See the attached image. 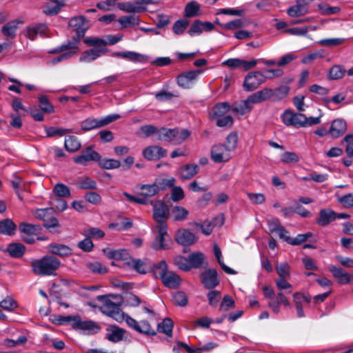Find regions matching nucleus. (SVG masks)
I'll use <instances>...</instances> for the list:
<instances>
[{"instance_id": "obj_48", "label": "nucleus", "mask_w": 353, "mask_h": 353, "mask_svg": "<svg viewBox=\"0 0 353 353\" xmlns=\"http://www.w3.org/2000/svg\"><path fill=\"white\" fill-rule=\"evenodd\" d=\"M200 9L199 4L196 1H191L186 4L184 9V15L186 17H193L198 15Z\"/></svg>"}, {"instance_id": "obj_28", "label": "nucleus", "mask_w": 353, "mask_h": 353, "mask_svg": "<svg viewBox=\"0 0 353 353\" xmlns=\"http://www.w3.org/2000/svg\"><path fill=\"white\" fill-rule=\"evenodd\" d=\"M199 172V166L196 164H186L179 170L180 177L183 180H189Z\"/></svg>"}, {"instance_id": "obj_18", "label": "nucleus", "mask_w": 353, "mask_h": 353, "mask_svg": "<svg viewBox=\"0 0 353 353\" xmlns=\"http://www.w3.org/2000/svg\"><path fill=\"white\" fill-rule=\"evenodd\" d=\"M214 28V26L212 23L209 21L203 22L200 20H196L191 25L188 34L190 36H194L195 34H200L203 31L210 32Z\"/></svg>"}, {"instance_id": "obj_10", "label": "nucleus", "mask_w": 353, "mask_h": 353, "mask_svg": "<svg viewBox=\"0 0 353 353\" xmlns=\"http://www.w3.org/2000/svg\"><path fill=\"white\" fill-rule=\"evenodd\" d=\"M154 229L157 235L152 243V248L155 250H164L169 249V245L165 243L168 236V225H157Z\"/></svg>"}, {"instance_id": "obj_12", "label": "nucleus", "mask_w": 353, "mask_h": 353, "mask_svg": "<svg viewBox=\"0 0 353 353\" xmlns=\"http://www.w3.org/2000/svg\"><path fill=\"white\" fill-rule=\"evenodd\" d=\"M201 282L207 289L211 290L219 284V279L216 270L208 269L203 271L201 276Z\"/></svg>"}, {"instance_id": "obj_42", "label": "nucleus", "mask_w": 353, "mask_h": 353, "mask_svg": "<svg viewBox=\"0 0 353 353\" xmlns=\"http://www.w3.org/2000/svg\"><path fill=\"white\" fill-rule=\"evenodd\" d=\"M64 4V3H58L49 0L43 6V11L47 15H55L60 11Z\"/></svg>"}, {"instance_id": "obj_47", "label": "nucleus", "mask_w": 353, "mask_h": 353, "mask_svg": "<svg viewBox=\"0 0 353 353\" xmlns=\"http://www.w3.org/2000/svg\"><path fill=\"white\" fill-rule=\"evenodd\" d=\"M345 73V68L340 65H334L328 72V78L331 80H337L341 79Z\"/></svg>"}, {"instance_id": "obj_6", "label": "nucleus", "mask_w": 353, "mask_h": 353, "mask_svg": "<svg viewBox=\"0 0 353 353\" xmlns=\"http://www.w3.org/2000/svg\"><path fill=\"white\" fill-rule=\"evenodd\" d=\"M121 118L118 114H112L101 119L89 117L81 123V129L83 131H90L96 128L104 127Z\"/></svg>"}, {"instance_id": "obj_22", "label": "nucleus", "mask_w": 353, "mask_h": 353, "mask_svg": "<svg viewBox=\"0 0 353 353\" xmlns=\"http://www.w3.org/2000/svg\"><path fill=\"white\" fill-rule=\"evenodd\" d=\"M125 333V330L116 325H110L106 328L105 338L111 342L117 343L123 339Z\"/></svg>"}, {"instance_id": "obj_13", "label": "nucleus", "mask_w": 353, "mask_h": 353, "mask_svg": "<svg viewBox=\"0 0 353 353\" xmlns=\"http://www.w3.org/2000/svg\"><path fill=\"white\" fill-rule=\"evenodd\" d=\"M85 19L83 16H77L72 17L69 21V26L73 28L76 31V36L73 37L72 41L77 40V44L80 39L85 34L88 27L85 24Z\"/></svg>"}, {"instance_id": "obj_16", "label": "nucleus", "mask_w": 353, "mask_h": 353, "mask_svg": "<svg viewBox=\"0 0 353 353\" xmlns=\"http://www.w3.org/2000/svg\"><path fill=\"white\" fill-rule=\"evenodd\" d=\"M175 241L182 245H190L194 244L197 239L195 235L186 229L178 230L174 236Z\"/></svg>"}, {"instance_id": "obj_5", "label": "nucleus", "mask_w": 353, "mask_h": 353, "mask_svg": "<svg viewBox=\"0 0 353 353\" xmlns=\"http://www.w3.org/2000/svg\"><path fill=\"white\" fill-rule=\"evenodd\" d=\"M97 299L99 301H104L103 304L101 307V310L103 314L113 318L118 322L124 320V314L120 308V303H114L103 295L98 296Z\"/></svg>"}, {"instance_id": "obj_44", "label": "nucleus", "mask_w": 353, "mask_h": 353, "mask_svg": "<svg viewBox=\"0 0 353 353\" xmlns=\"http://www.w3.org/2000/svg\"><path fill=\"white\" fill-rule=\"evenodd\" d=\"M172 328L173 322L169 318H165L161 323H159L157 325V330L159 332L163 333L168 336L172 335Z\"/></svg>"}, {"instance_id": "obj_15", "label": "nucleus", "mask_w": 353, "mask_h": 353, "mask_svg": "<svg viewBox=\"0 0 353 353\" xmlns=\"http://www.w3.org/2000/svg\"><path fill=\"white\" fill-rule=\"evenodd\" d=\"M101 155L94 151L91 147H88L82 151L81 154L74 157V161L77 164L87 165L90 161H99Z\"/></svg>"}, {"instance_id": "obj_17", "label": "nucleus", "mask_w": 353, "mask_h": 353, "mask_svg": "<svg viewBox=\"0 0 353 353\" xmlns=\"http://www.w3.org/2000/svg\"><path fill=\"white\" fill-rule=\"evenodd\" d=\"M143 157L149 161H157L167 155V150L161 146L152 145L143 150Z\"/></svg>"}, {"instance_id": "obj_3", "label": "nucleus", "mask_w": 353, "mask_h": 353, "mask_svg": "<svg viewBox=\"0 0 353 353\" xmlns=\"http://www.w3.org/2000/svg\"><path fill=\"white\" fill-rule=\"evenodd\" d=\"M57 321L59 324H70L73 329L83 330L88 334L97 333L100 330L97 323L92 321H82L78 315L60 316Z\"/></svg>"}, {"instance_id": "obj_33", "label": "nucleus", "mask_w": 353, "mask_h": 353, "mask_svg": "<svg viewBox=\"0 0 353 353\" xmlns=\"http://www.w3.org/2000/svg\"><path fill=\"white\" fill-rule=\"evenodd\" d=\"M103 252L110 259L126 260L129 256L128 251L125 249L112 250L109 248H104Z\"/></svg>"}, {"instance_id": "obj_30", "label": "nucleus", "mask_w": 353, "mask_h": 353, "mask_svg": "<svg viewBox=\"0 0 353 353\" xmlns=\"http://www.w3.org/2000/svg\"><path fill=\"white\" fill-rule=\"evenodd\" d=\"M49 252L53 255L65 257L72 254V250L68 245L59 243H51L48 245Z\"/></svg>"}, {"instance_id": "obj_1", "label": "nucleus", "mask_w": 353, "mask_h": 353, "mask_svg": "<svg viewBox=\"0 0 353 353\" xmlns=\"http://www.w3.org/2000/svg\"><path fill=\"white\" fill-rule=\"evenodd\" d=\"M59 259L52 255H45L41 259H32L30 266L32 272L37 276H54L61 267Z\"/></svg>"}, {"instance_id": "obj_40", "label": "nucleus", "mask_w": 353, "mask_h": 353, "mask_svg": "<svg viewBox=\"0 0 353 353\" xmlns=\"http://www.w3.org/2000/svg\"><path fill=\"white\" fill-rule=\"evenodd\" d=\"M286 296L283 292H279L276 297H274L273 299H270L268 301V305L272 309V312L275 314H279L280 312V305L285 299Z\"/></svg>"}, {"instance_id": "obj_63", "label": "nucleus", "mask_w": 353, "mask_h": 353, "mask_svg": "<svg viewBox=\"0 0 353 353\" xmlns=\"http://www.w3.org/2000/svg\"><path fill=\"white\" fill-rule=\"evenodd\" d=\"M189 22L187 19L177 20L173 25L172 30L174 34L179 35L183 33Z\"/></svg>"}, {"instance_id": "obj_38", "label": "nucleus", "mask_w": 353, "mask_h": 353, "mask_svg": "<svg viewBox=\"0 0 353 353\" xmlns=\"http://www.w3.org/2000/svg\"><path fill=\"white\" fill-rule=\"evenodd\" d=\"M75 185L80 189L82 190H97V182L88 177V176H83L82 178L78 179Z\"/></svg>"}, {"instance_id": "obj_7", "label": "nucleus", "mask_w": 353, "mask_h": 353, "mask_svg": "<svg viewBox=\"0 0 353 353\" xmlns=\"http://www.w3.org/2000/svg\"><path fill=\"white\" fill-rule=\"evenodd\" d=\"M150 204L153 207V219L157 225H167L166 221L170 216L168 206L161 200L150 201Z\"/></svg>"}, {"instance_id": "obj_57", "label": "nucleus", "mask_w": 353, "mask_h": 353, "mask_svg": "<svg viewBox=\"0 0 353 353\" xmlns=\"http://www.w3.org/2000/svg\"><path fill=\"white\" fill-rule=\"evenodd\" d=\"M235 307V302L230 295H225L219 306L220 312H226Z\"/></svg>"}, {"instance_id": "obj_11", "label": "nucleus", "mask_w": 353, "mask_h": 353, "mask_svg": "<svg viewBox=\"0 0 353 353\" xmlns=\"http://www.w3.org/2000/svg\"><path fill=\"white\" fill-rule=\"evenodd\" d=\"M306 116L301 113H295L290 110H285L282 114V121L288 126L296 128L304 127Z\"/></svg>"}, {"instance_id": "obj_61", "label": "nucleus", "mask_w": 353, "mask_h": 353, "mask_svg": "<svg viewBox=\"0 0 353 353\" xmlns=\"http://www.w3.org/2000/svg\"><path fill=\"white\" fill-rule=\"evenodd\" d=\"M319 9L322 14L331 15L336 14L340 11V8L338 6H330L328 4L322 3L319 4Z\"/></svg>"}, {"instance_id": "obj_59", "label": "nucleus", "mask_w": 353, "mask_h": 353, "mask_svg": "<svg viewBox=\"0 0 353 353\" xmlns=\"http://www.w3.org/2000/svg\"><path fill=\"white\" fill-rule=\"evenodd\" d=\"M54 210L53 208H47L43 209H37L35 211L34 216L37 219H40L45 221H47V219L49 216L52 215Z\"/></svg>"}, {"instance_id": "obj_8", "label": "nucleus", "mask_w": 353, "mask_h": 353, "mask_svg": "<svg viewBox=\"0 0 353 353\" xmlns=\"http://www.w3.org/2000/svg\"><path fill=\"white\" fill-rule=\"evenodd\" d=\"M265 81V77L262 72H250L245 76L243 86L245 91L251 92L257 89Z\"/></svg>"}, {"instance_id": "obj_27", "label": "nucleus", "mask_w": 353, "mask_h": 353, "mask_svg": "<svg viewBox=\"0 0 353 353\" xmlns=\"http://www.w3.org/2000/svg\"><path fill=\"white\" fill-rule=\"evenodd\" d=\"M223 223H224V219L221 216L220 218L219 217L215 218L214 219L213 222H212L209 220H205L202 223H195L194 224H195V225H196L201 228L202 232L204 234L209 235L212 233L214 225H222L223 224Z\"/></svg>"}, {"instance_id": "obj_39", "label": "nucleus", "mask_w": 353, "mask_h": 353, "mask_svg": "<svg viewBox=\"0 0 353 353\" xmlns=\"http://www.w3.org/2000/svg\"><path fill=\"white\" fill-rule=\"evenodd\" d=\"M19 230L23 234L38 235L41 231V228L39 225L22 223L19 225Z\"/></svg>"}, {"instance_id": "obj_31", "label": "nucleus", "mask_w": 353, "mask_h": 353, "mask_svg": "<svg viewBox=\"0 0 353 353\" xmlns=\"http://www.w3.org/2000/svg\"><path fill=\"white\" fill-rule=\"evenodd\" d=\"M269 91H266L265 88H263L259 91H257L251 95H250L245 101L249 106H252V104L259 103L266 100H268Z\"/></svg>"}, {"instance_id": "obj_9", "label": "nucleus", "mask_w": 353, "mask_h": 353, "mask_svg": "<svg viewBox=\"0 0 353 353\" xmlns=\"http://www.w3.org/2000/svg\"><path fill=\"white\" fill-rule=\"evenodd\" d=\"M63 50H68L67 52L60 54L59 56L52 59L51 62L52 64H56L63 60L68 59L74 56L78 51V46H77V40L71 41L68 42L67 44L61 45L51 52H60Z\"/></svg>"}, {"instance_id": "obj_56", "label": "nucleus", "mask_w": 353, "mask_h": 353, "mask_svg": "<svg viewBox=\"0 0 353 353\" xmlns=\"http://www.w3.org/2000/svg\"><path fill=\"white\" fill-rule=\"evenodd\" d=\"M324 57V50H316L309 53L302 59V63L304 64H310L313 61L317 59H322Z\"/></svg>"}, {"instance_id": "obj_64", "label": "nucleus", "mask_w": 353, "mask_h": 353, "mask_svg": "<svg viewBox=\"0 0 353 353\" xmlns=\"http://www.w3.org/2000/svg\"><path fill=\"white\" fill-rule=\"evenodd\" d=\"M119 23L124 28L131 25H137L139 23V19L134 15L123 16L118 19Z\"/></svg>"}, {"instance_id": "obj_23", "label": "nucleus", "mask_w": 353, "mask_h": 353, "mask_svg": "<svg viewBox=\"0 0 353 353\" xmlns=\"http://www.w3.org/2000/svg\"><path fill=\"white\" fill-rule=\"evenodd\" d=\"M201 72V70H191L179 75L177 77L178 85L183 88H190L191 81L194 80Z\"/></svg>"}, {"instance_id": "obj_52", "label": "nucleus", "mask_w": 353, "mask_h": 353, "mask_svg": "<svg viewBox=\"0 0 353 353\" xmlns=\"http://www.w3.org/2000/svg\"><path fill=\"white\" fill-rule=\"evenodd\" d=\"M216 23L225 30H235L245 26V24L240 19L232 20L226 23H221L219 22V20L216 19Z\"/></svg>"}, {"instance_id": "obj_4", "label": "nucleus", "mask_w": 353, "mask_h": 353, "mask_svg": "<svg viewBox=\"0 0 353 353\" xmlns=\"http://www.w3.org/2000/svg\"><path fill=\"white\" fill-rule=\"evenodd\" d=\"M190 132L187 129L180 130L179 128L168 129L162 128L159 129L156 140L181 144L190 136Z\"/></svg>"}, {"instance_id": "obj_19", "label": "nucleus", "mask_w": 353, "mask_h": 353, "mask_svg": "<svg viewBox=\"0 0 353 353\" xmlns=\"http://www.w3.org/2000/svg\"><path fill=\"white\" fill-rule=\"evenodd\" d=\"M307 0H296V4L288 9L287 13L292 17L303 16L307 12Z\"/></svg>"}, {"instance_id": "obj_14", "label": "nucleus", "mask_w": 353, "mask_h": 353, "mask_svg": "<svg viewBox=\"0 0 353 353\" xmlns=\"http://www.w3.org/2000/svg\"><path fill=\"white\" fill-rule=\"evenodd\" d=\"M230 152L224 144H216L211 149V158L215 163L228 161L230 159Z\"/></svg>"}, {"instance_id": "obj_20", "label": "nucleus", "mask_w": 353, "mask_h": 353, "mask_svg": "<svg viewBox=\"0 0 353 353\" xmlns=\"http://www.w3.org/2000/svg\"><path fill=\"white\" fill-rule=\"evenodd\" d=\"M347 130L346 122L341 119H337L332 121L328 134L335 139L343 134Z\"/></svg>"}, {"instance_id": "obj_53", "label": "nucleus", "mask_w": 353, "mask_h": 353, "mask_svg": "<svg viewBox=\"0 0 353 353\" xmlns=\"http://www.w3.org/2000/svg\"><path fill=\"white\" fill-rule=\"evenodd\" d=\"M17 24L14 21H10L4 25L2 28V33L4 36L13 38L16 34Z\"/></svg>"}, {"instance_id": "obj_35", "label": "nucleus", "mask_w": 353, "mask_h": 353, "mask_svg": "<svg viewBox=\"0 0 353 353\" xmlns=\"http://www.w3.org/2000/svg\"><path fill=\"white\" fill-rule=\"evenodd\" d=\"M117 6L121 10H123L129 13L141 12L146 10V8L145 6H138V4H137V1L134 3H119Z\"/></svg>"}, {"instance_id": "obj_29", "label": "nucleus", "mask_w": 353, "mask_h": 353, "mask_svg": "<svg viewBox=\"0 0 353 353\" xmlns=\"http://www.w3.org/2000/svg\"><path fill=\"white\" fill-rule=\"evenodd\" d=\"M161 281L165 287L171 289L179 288L181 283L179 276L174 272H168Z\"/></svg>"}, {"instance_id": "obj_43", "label": "nucleus", "mask_w": 353, "mask_h": 353, "mask_svg": "<svg viewBox=\"0 0 353 353\" xmlns=\"http://www.w3.org/2000/svg\"><path fill=\"white\" fill-rule=\"evenodd\" d=\"M172 213L174 221H185L189 215V211L180 205L174 206L172 209Z\"/></svg>"}, {"instance_id": "obj_25", "label": "nucleus", "mask_w": 353, "mask_h": 353, "mask_svg": "<svg viewBox=\"0 0 353 353\" xmlns=\"http://www.w3.org/2000/svg\"><path fill=\"white\" fill-rule=\"evenodd\" d=\"M112 57H121L134 62H145L148 59V57L137 52H114Z\"/></svg>"}, {"instance_id": "obj_45", "label": "nucleus", "mask_w": 353, "mask_h": 353, "mask_svg": "<svg viewBox=\"0 0 353 353\" xmlns=\"http://www.w3.org/2000/svg\"><path fill=\"white\" fill-rule=\"evenodd\" d=\"M140 189L142 190L141 194L147 197L153 196L160 191L157 183L142 185Z\"/></svg>"}, {"instance_id": "obj_21", "label": "nucleus", "mask_w": 353, "mask_h": 353, "mask_svg": "<svg viewBox=\"0 0 353 353\" xmlns=\"http://www.w3.org/2000/svg\"><path fill=\"white\" fill-rule=\"evenodd\" d=\"M334 220H336V212L330 208H325L319 211V217L316 221L320 226H326Z\"/></svg>"}, {"instance_id": "obj_24", "label": "nucleus", "mask_w": 353, "mask_h": 353, "mask_svg": "<svg viewBox=\"0 0 353 353\" xmlns=\"http://www.w3.org/2000/svg\"><path fill=\"white\" fill-rule=\"evenodd\" d=\"M266 91H269L268 99L272 101H278L285 98L289 93L290 87L287 85H281L275 89L265 88Z\"/></svg>"}, {"instance_id": "obj_62", "label": "nucleus", "mask_w": 353, "mask_h": 353, "mask_svg": "<svg viewBox=\"0 0 353 353\" xmlns=\"http://www.w3.org/2000/svg\"><path fill=\"white\" fill-rule=\"evenodd\" d=\"M216 124L220 128H230L233 125V118L231 115H225L219 118L214 119Z\"/></svg>"}, {"instance_id": "obj_46", "label": "nucleus", "mask_w": 353, "mask_h": 353, "mask_svg": "<svg viewBox=\"0 0 353 353\" xmlns=\"http://www.w3.org/2000/svg\"><path fill=\"white\" fill-rule=\"evenodd\" d=\"M27 337L20 335L14 339H6L3 341V345L7 347H13L23 345L27 342Z\"/></svg>"}, {"instance_id": "obj_34", "label": "nucleus", "mask_w": 353, "mask_h": 353, "mask_svg": "<svg viewBox=\"0 0 353 353\" xmlns=\"http://www.w3.org/2000/svg\"><path fill=\"white\" fill-rule=\"evenodd\" d=\"M231 110V106L228 102H221L216 104L212 108V119L225 116Z\"/></svg>"}, {"instance_id": "obj_37", "label": "nucleus", "mask_w": 353, "mask_h": 353, "mask_svg": "<svg viewBox=\"0 0 353 353\" xmlns=\"http://www.w3.org/2000/svg\"><path fill=\"white\" fill-rule=\"evenodd\" d=\"M128 264L135 271L143 274L148 272L152 268L150 264H148L141 259H132L130 263H128Z\"/></svg>"}, {"instance_id": "obj_55", "label": "nucleus", "mask_w": 353, "mask_h": 353, "mask_svg": "<svg viewBox=\"0 0 353 353\" xmlns=\"http://www.w3.org/2000/svg\"><path fill=\"white\" fill-rule=\"evenodd\" d=\"M99 164L101 168L106 170L116 169L121 166L120 161L114 159H104Z\"/></svg>"}, {"instance_id": "obj_51", "label": "nucleus", "mask_w": 353, "mask_h": 353, "mask_svg": "<svg viewBox=\"0 0 353 353\" xmlns=\"http://www.w3.org/2000/svg\"><path fill=\"white\" fill-rule=\"evenodd\" d=\"M153 268L155 276L161 279L168 272V265L165 261H161L159 263L154 265Z\"/></svg>"}, {"instance_id": "obj_41", "label": "nucleus", "mask_w": 353, "mask_h": 353, "mask_svg": "<svg viewBox=\"0 0 353 353\" xmlns=\"http://www.w3.org/2000/svg\"><path fill=\"white\" fill-rule=\"evenodd\" d=\"M64 146L68 152H74L80 149L81 143L77 137L70 135L65 137Z\"/></svg>"}, {"instance_id": "obj_49", "label": "nucleus", "mask_w": 353, "mask_h": 353, "mask_svg": "<svg viewBox=\"0 0 353 353\" xmlns=\"http://www.w3.org/2000/svg\"><path fill=\"white\" fill-rule=\"evenodd\" d=\"M204 260V256L201 252H195L188 256V261L191 265V268H199L202 265Z\"/></svg>"}, {"instance_id": "obj_58", "label": "nucleus", "mask_w": 353, "mask_h": 353, "mask_svg": "<svg viewBox=\"0 0 353 353\" xmlns=\"http://www.w3.org/2000/svg\"><path fill=\"white\" fill-rule=\"evenodd\" d=\"M47 137H52L55 136H63L67 133L72 132L71 129H64L61 128L50 127L46 128Z\"/></svg>"}, {"instance_id": "obj_60", "label": "nucleus", "mask_w": 353, "mask_h": 353, "mask_svg": "<svg viewBox=\"0 0 353 353\" xmlns=\"http://www.w3.org/2000/svg\"><path fill=\"white\" fill-rule=\"evenodd\" d=\"M123 301L128 305L137 307L141 303V299L135 294L127 292L125 294Z\"/></svg>"}, {"instance_id": "obj_36", "label": "nucleus", "mask_w": 353, "mask_h": 353, "mask_svg": "<svg viewBox=\"0 0 353 353\" xmlns=\"http://www.w3.org/2000/svg\"><path fill=\"white\" fill-rule=\"evenodd\" d=\"M16 229V224L10 219L0 221V234L12 236L15 233Z\"/></svg>"}, {"instance_id": "obj_2", "label": "nucleus", "mask_w": 353, "mask_h": 353, "mask_svg": "<svg viewBox=\"0 0 353 353\" xmlns=\"http://www.w3.org/2000/svg\"><path fill=\"white\" fill-rule=\"evenodd\" d=\"M84 42L94 48L85 51L80 57V61L83 62H91L104 54L108 51L106 48L107 42L105 40L99 38H86Z\"/></svg>"}, {"instance_id": "obj_26", "label": "nucleus", "mask_w": 353, "mask_h": 353, "mask_svg": "<svg viewBox=\"0 0 353 353\" xmlns=\"http://www.w3.org/2000/svg\"><path fill=\"white\" fill-rule=\"evenodd\" d=\"M48 30V26L45 23L34 24L31 26L27 27L26 30V36L34 40L38 35H43L46 34Z\"/></svg>"}, {"instance_id": "obj_54", "label": "nucleus", "mask_w": 353, "mask_h": 353, "mask_svg": "<svg viewBox=\"0 0 353 353\" xmlns=\"http://www.w3.org/2000/svg\"><path fill=\"white\" fill-rule=\"evenodd\" d=\"M172 301L175 305L184 307L188 304V296L185 292L178 291L173 294Z\"/></svg>"}, {"instance_id": "obj_32", "label": "nucleus", "mask_w": 353, "mask_h": 353, "mask_svg": "<svg viewBox=\"0 0 353 353\" xmlns=\"http://www.w3.org/2000/svg\"><path fill=\"white\" fill-rule=\"evenodd\" d=\"M6 252L10 256L18 259L24 254L26 247L20 243H12L8 245Z\"/></svg>"}, {"instance_id": "obj_50", "label": "nucleus", "mask_w": 353, "mask_h": 353, "mask_svg": "<svg viewBox=\"0 0 353 353\" xmlns=\"http://www.w3.org/2000/svg\"><path fill=\"white\" fill-rule=\"evenodd\" d=\"M53 192L57 197L61 198L70 197L71 196L70 188L63 183H57L53 188Z\"/></svg>"}]
</instances>
